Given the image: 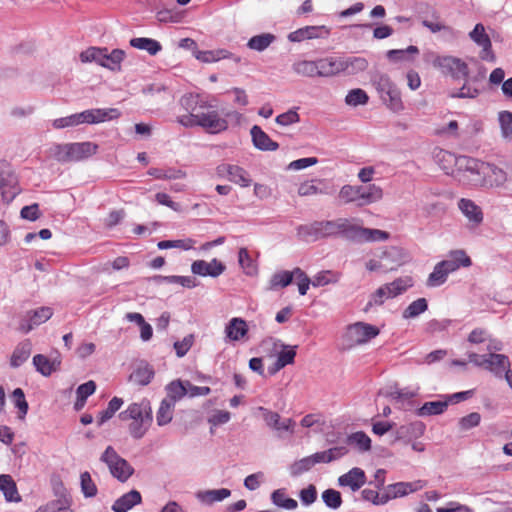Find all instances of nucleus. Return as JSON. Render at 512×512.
I'll use <instances>...</instances> for the list:
<instances>
[{
    "instance_id": "f8f14e48",
    "label": "nucleus",
    "mask_w": 512,
    "mask_h": 512,
    "mask_svg": "<svg viewBox=\"0 0 512 512\" xmlns=\"http://www.w3.org/2000/svg\"><path fill=\"white\" fill-rule=\"evenodd\" d=\"M0 190L6 203H10L18 194L17 178L5 161L0 162Z\"/></svg>"
},
{
    "instance_id": "603ef678",
    "label": "nucleus",
    "mask_w": 512,
    "mask_h": 512,
    "mask_svg": "<svg viewBox=\"0 0 512 512\" xmlns=\"http://www.w3.org/2000/svg\"><path fill=\"white\" fill-rule=\"evenodd\" d=\"M381 100L393 111H399L403 107L401 94L396 86L390 89V91L387 92V94L382 96Z\"/></svg>"
},
{
    "instance_id": "a211bd4d",
    "label": "nucleus",
    "mask_w": 512,
    "mask_h": 512,
    "mask_svg": "<svg viewBox=\"0 0 512 512\" xmlns=\"http://www.w3.org/2000/svg\"><path fill=\"white\" fill-rule=\"evenodd\" d=\"M390 234L380 229L365 228L352 224L350 240L356 242H382L388 240Z\"/></svg>"
},
{
    "instance_id": "9b49d317",
    "label": "nucleus",
    "mask_w": 512,
    "mask_h": 512,
    "mask_svg": "<svg viewBox=\"0 0 512 512\" xmlns=\"http://www.w3.org/2000/svg\"><path fill=\"white\" fill-rule=\"evenodd\" d=\"M508 182L506 169L492 162L484 163L481 188H502Z\"/></svg>"
},
{
    "instance_id": "72a5a7b5",
    "label": "nucleus",
    "mask_w": 512,
    "mask_h": 512,
    "mask_svg": "<svg viewBox=\"0 0 512 512\" xmlns=\"http://www.w3.org/2000/svg\"><path fill=\"white\" fill-rule=\"evenodd\" d=\"M166 397L164 400L176 404L177 401L181 400L187 394L186 382L181 380H174L165 387Z\"/></svg>"
},
{
    "instance_id": "e433bc0d",
    "label": "nucleus",
    "mask_w": 512,
    "mask_h": 512,
    "mask_svg": "<svg viewBox=\"0 0 512 512\" xmlns=\"http://www.w3.org/2000/svg\"><path fill=\"white\" fill-rule=\"evenodd\" d=\"M254 146L263 151H274L278 148V143L273 141L264 130H250Z\"/></svg>"
},
{
    "instance_id": "c85d7f7f",
    "label": "nucleus",
    "mask_w": 512,
    "mask_h": 512,
    "mask_svg": "<svg viewBox=\"0 0 512 512\" xmlns=\"http://www.w3.org/2000/svg\"><path fill=\"white\" fill-rule=\"evenodd\" d=\"M231 495L227 488L203 490L196 493V498L203 504L211 505L215 502L223 501Z\"/></svg>"
},
{
    "instance_id": "4468645a",
    "label": "nucleus",
    "mask_w": 512,
    "mask_h": 512,
    "mask_svg": "<svg viewBox=\"0 0 512 512\" xmlns=\"http://www.w3.org/2000/svg\"><path fill=\"white\" fill-rule=\"evenodd\" d=\"M469 37L480 47L482 50L479 57L483 61L495 62L496 56L492 50L491 39L485 32L483 24L477 23L473 30L469 33Z\"/></svg>"
},
{
    "instance_id": "5701e85b",
    "label": "nucleus",
    "mask_w": 512,
    "mask_h": 512,
    "mask_svg": "<svg viewBox=\"0 0 512 512\" xmlns=\"http://www.w3.org/2000/svg\"><path fill=\"white\" fill-rule=\"evenodd\" d=\"M365 483V472L358 467L352 468L338 478L339 486L349 487L353 492L358 491Z\"/></svg>"
},
{
    "instance_id": "b1692460",
    "label": "nucleus",
    "mask_w": 512,
    "mask_h": 512,
    "mask_svg": "<svg viewBox=\"0 0 512 512\" xmlns=\"http://www.w3.org/2000/svg\"><path fill=\"white\" fill-rule=\"evenodd\" d=\"M439 264L444 269V272L449 275L460 267H469L471 265V259L463 250H455L449 254L447 259L439 262Z\"/></svg>"
},
{
    "instance_id": "69168bd1",
    "label": "nucleus",
    "mask_w": 512,
    "mask_h": 512,
    "mask_svg": "<svg viewBox=\"0 0 512 512\" xmlns=\"http://www.w3.org/2000/svg\"><path fill=\"white\" fill-rule=\"evenodd\" d=\"M292 280L293 274L289 271L275 273L270 279V289L286 287L291 284Z\"/></svg>"
},
{
    "instance_id": "09e8293b",
    "label": "nucleus",
    "mask_w": 512,
    "mask_h": 512,
    "mask_svg": "<svg viewBox=\"0 0 512 512\" xmlns=\"http://www.w3.org/2000/svg\"><path fill=\"white\" fill-rule=\"evenodd\" d=\"M238 263L246 275L253 276L256 274V265L254 264V261L246 248L239 249Z\"/></svg>"
},
{
    "instance_id": "9d476101",
    "label": "nucleus",
    "mask_w": 512,
    "mask_h": 512,
    "mask_svg": "<svg viewBox=\"0 0 512 512\" xmlns=\"http://www.w3.org/2000/svg\"><path fill=\"white\" fill-rule=\"evenodd\" d=\"M433 65L444 75H450L453 79H465L469 74L468 65L457 57L437 56L433 61Z\"/></svg>"
},
{
    "instance_id": "f704fd0d",
    "label": "nucleus",
    "mask_w": 512,
    "mask_h": 512,
    "mask_svg": "<svg viewBox=\"0 0 512 512\" xmlns=\"http://www.w3.org/2000/svg\"><path fill=\"white\" fill-rule=\"evenodd\" d=\"M33 365L43 376H49L52 372L58 370L60 361L50 360L45 355L37 354L33 357Z\"/></svg>"
},
{
    "instance_id": "c9c22d12",
    "label": "nucleus",
    "mask_w": 512,
    "mask_h": 512,
    "mask_svg": "<svg viewBox=\"0 0 512 512\" xmlns=\"http://www.w3.org/2000/svg\"><path fill=\"white\" fill-rule=\"evenodd\" d=\"M419 54L417 46L410 45L406 49H391L386 53V57L391 62L413 61Z\"/></svg>"
},
{
    "instance_id": "412c9836",
    "label": "nucleus",
    "mask_w": 512,
    "mask_h": 512,
    "mask_svg": "<svg viewBox=\"0 0 512 512\" xmlns=\"http://www.w3.org/2000/svg\"><path fill=\"white\" fill-rule=\"evenodd\" d=\"M457 206L468 220L471 228H475L483 222L482 209L473 200L461 198L459 199Z\"/></svg>"
},
{
    "instance_id": "dca6fc26",
    "label": "nucleus",
    "mask_w": 512,
    "mask_h": 512,
    "mask_svg": "<svg viewBox=\"0 0 512 512\" xmlns=\"http://www.w3.org/2000/svg\"><path fill=\"white\" fill-rule=\"evenodd\" d=\"M329 35L330 29L325 25L305 26L290 32L287 38L290 42H302L311 39H326Z\"/></svg>"
},
{
    "instance_id": "c03bdc74",
    "label": "nucleus",
    "mask_w": 512,
    "mask_h": 512,
    "mask_svg": "<svg viewBox=\"0 0 512 512\" xmlns=\"http://www.w3.org/2000/svg\"><path fill=\"white\" fill-rule=\"evenodd\" d=\"M153 376H154L153 369L150 366L145 365V366L138 367L130 375L129 379L131 382H133L135 384L145 386L151 382Z\"/></svg>"
},
{
    "instance_id": "473e14b6",
    "label": "nucleus",
    "mask_w": 512,
    "mask_h": 512,
    "mask_svg": "<svg viewBox=\"0 0 512 512\" xmlns=\"http://www.w3.org/2000/svg\"><path fill=\"white\" fill-rule=\"evenodd\" d=\"M125 58V51L122 49H113L109 51L107 48V52L104 53L103 66L104 68L113 71L119 72L121 71V63Z\"/></svg>"
},
{
    "instance_id": "8fccbe9b",
    "label": "nucleus",
    "mask_w": 512,
    "mask_h": 512,
    "mask_svg": "<svg viewBox=\"0 0 512 512\" xmlns=\"http://www.w3.org/2000/svg\"><path fill=\"white\" fill-rule=\"evenodd\" d=\"M153 418L132 420L129 425V433L134 439H141L152 424Z\"/></svg>"
},
{
    "instance_id": "37998d69",
    "label": "nucleus",
    "mask_w": 512,
    "mask_h": 512,
    "mask_svg": "<svg viewBox=\"0 0 512 512\" xmlns=\"http://www.w3.org/2000/svg\"><path fill=\"white\" fill-rule=\"evenodd\" d=\"M448 407V401H431L424 403L418 410V416L440 415Z\"/></svg>"
},
{
    "instance_id": "a19ab883",
    "label": "nucleus",
    "mask_w": 512,
    "mask_h": 512,
    "mask_svg": "<svg viewBox=\"0 0 512 512\" xmlns=\"http://www.w3.org/2000/svg\"><path fill=\"white\" fill-rule=\"evenodd\" d=\"M271 501L277 507L285 510H295L298 507V503L295 499L287 497L286 490L284 488L273 491L271 494Z\"/></svg>"
},
{
    "instance_id": "58836bf2",
    "label": "nucleus",
    "mask_w": 512,
    "mask_h": 512,
    "mask_svg": "<svg viewBox=\"0 0 512 512\" xmlns=\"http://www.w3.org/2000/svg\"><path fill=\"white\" fill-rule=\"evenodd\" d=\"M0 490L3 492L7 501L18 502L21 500L16 484L10 475H0Z\"/></svg>"
},
{
    "instance_id": "f3484780",
    "label": "nucleus",
    "mask_w": 512,
    "mask_h": 512,
    "mask_svg": "<svg viewBox=\"0 0 512 512\" xmlns=\"http://www.w3.org/2000/svg\"><path fill=\"white\" fill-rule=\"evenodd\" d=\"M384 266V272H391L398 269L408 261V256L402 248L390 246L380 254Z\"/></svg>"
},
{
    "instance_id": "423d86ee",
    "label": "nucleus",
    "mask_w": 512,
    "mask_h": 512,
    "mask_svg": "<svg viewBox=\"0 0 512 512\" xmlns=\"http://www.w3.org/2000/svg\"><path fill=\"white\" fill-rule=\"evenodd\" d=\"M485 161L461 155L455 179L464 184L481 187Z\"/></svg>"
},
{
    "instance_id": "49530a36",
    "label": "nucleus",
    "mask_w": 512,
    "mask_h": 512,
    "mask_svg": "<svg viewBox=\"0 0 512 512\" xmlns=\"http://www.w3.org/2000/svg\"><path fill=\"white\" fill-rule=\"evenodd\" d=\"M174 407V404L164 399L161 401L156 414V420L159 426H164L171 422L173 418Z\"/></svg>"
},
{
    "instance_id": "79ce46f5",
    "label": "nucleus",
    "mask_w": 512,
    "mask_h": 512,
    "mask_svg": "<svg viewBox=\"0 0 512 512\" xmlns=\"http://www.w3.org/2000/svg\"><path fill=\"white\" fill-rule=\"evenodd\" d=\"M107 52V47H89L82 51L79 55L82 63H96L103 66L104 53Z\"/></svg>"
},
{
    "instance_id": "4c0bfd02",
    "label": "nucleus",
    "mask_w": 512,
    "mask_h": 512,
    "mask_svg": "<svg viewBox=\"0 0 512 512\" xmlns=\"http://www.w3.org/2000/svg\"><path fill=\"white\" fill-rule=\"evenodd\" d=\"M276 36L272 33H262L259 35L252 36L246 46L254 51L263 52L266 50L274 41Z\"/></svg>"
},
{
    "instance_id": "5fc2aeb1",
    "label": "nucleus",
    "mask_w": 512,
    "mask_h": 512,
    "mask_svg": "<svg viewBox=\"0 0 512 512\" xmlns=\"http://www.w3.org/2000/svg\"><path fill=\"white\" fill-rule=\"evenodd\" d=\"M195 241L191 238L178 240H163L158 242L157 247L161 250L170 248H179L182 250H190L193 248Z\"/></svg>"
},
{
    "instance_id": "3c124183",
    "label": "nucleus",
    "mask_w": 512,
    "mask_h": 512,
    "mask_svg": "<svg viewBox=\"0 0 512 512\" xmlns=\"http://www.w3.org/2000/svg\"><path fill=\"white\" fill-rule=\"evenodd\" d=\"M293 70L295 73L307 76V77H315L318 76L317 71V60L309 61L303 60L293 64Z\"/></svg>"
},
{
    "instance_id": "de8ad7c7",
    "label": "nucleus",
    "mask_w": 512,
    "mask_h": 512,
    "mask_svg": "<svg viewBox=\"0 0 512 512\" xmlns=\"http://www.w3.org/2000/svg\"><path fill=\"white\" fill-rule=\"evenodd\" d=\"M347 443L354 445L359 451L366 452L371 449L370 437L362 431L353 433L347 437Z\"/></svg>"
},
{
    "instance_id": "052dcab7",
    "label": "nucleus",
    "mask_w": 512,
    "mask_h": 512,
    "mask_svg": "<svg viewBox=\"0 0 512 512\" xmlns=\"http://www.w3.org/2000/svg\"><path fill=\"white\" fill-rule=\"evenodd\" d=\"M421 209L426 217L443 215L447 211L446 205L440 201L425 202Z\"/></svg>"
},
{
    "instance_id": "1a4fd4ad",
    "label": "nucleus",
    "mask_w": 512,
    "mask_h": 512,
    "mask_svg": "<svg viewBox=\"0 0 512 512\" xmlns=\"http://www.w3.org/2000/svg\"><path fill=\"white\" fill-rule=\"evenodd\" d=\"M261 345L278 354L273 368L270 369L271 373H276L286 365L294 363L297 346L286 345L281 340L272 337L263 340Z\"/></svg>"
},
{
    "instance_id": "e2e57ef3",
    "label": "nucleus",
    "mask_w": 512,
    "mask_h": 512,
    "mask_svg": "<svg viewBox=\"0 0 512 512\" xmlns=\"http://www.w3.org/2000/svg\"><path fill=\"white\" fill-rule=\"evenodd\" d=\"M81 490L85 497H94L97 494V487L91 478L89 472H83L80 475Z\"/></svg>"
},
{
    "instance_id": "f03ea898",
    "label": "nucleus",
    "mask_w": 512,
    "mask_h": 512,
    "mask_svg": "<svg viewBox=\"0 0 512 512\" xmlns=\"http://www.w3.org/2000/svg\"><path fill=\"white\" fill-rule=\"evenodd\" d=\"M181 104L186 109H191L190 122L201 128H227L225 120L221 119L216 110H209L204 112L205 109L213 108L206 100L199 94L190 93L181 99Z\"/></svg>"
},
{
    "instance_id": "cd10ccee",
    "label": "nucleus",
    "mask_w": 512,
    "mask_h": 512,
    "mask_svg": "<svg viewBox=\"0 0 512 512\" xmlns=\"http://www.w3.org/2000/svg\"><path fill=\"white\" fill-rule=\"evenodd\" d=\"M248 332V326L244 319L234 317L225 327V335L231 341H239Z\"/></svg>"
},
{
    "instance_id": "f257e3e1",
    "label": "nucleus",
    "mask_w": 512,
    "mask_h": 512,
    "mask_svg": "<svg viewBox=\"0 0 512 512\" xmlns=\"http://www.w3.org/2000/svg\"><path fill=\"white\" fill-rule=\"evenodd\" d=\"M353 222L347 218L314 221L297 228V235L305 241L342 236L350 240Z\"/></svg>"
},
{
    "instance_id": "0eeeda50",
    "label": "nucleus",
    "mask_w": 512,
    "mask_h": 512,
    "mask_svg": "<svg viewBox=\"0 0 512 512\" xmlns=\"http://www.w3.org/2000/svg\"><path fill=\"white\" fill-rule=\"evenodd\" d=\"M379 333V328L372 324L356 322L346 327L342 337L343 344L346 348L351 349L353 347L368 343L371 339L378 336Z\"/></svg>"
},
{
    "instance_id": "6e6552de",
    "label": "nucleus",
    "mask_w": 512,
    "mask_h": 512,
    "mask_svg": "<svg viewBox=\"0 0 512 512\" xmlns=\"http://www.w3.org/2000/svg\"><path fill=\"white\" fill-rule=\"evenodd\" d=\"M100 461L105 463L111 475L122 483L126 482L134 473V468L112 446L105 449Z\"/></svg>"
},
{
    "instance_id": "ea45409f",
    "label": "nucleus",
    "mask_w": 512,
    "mask_h": 512,
    "mask_svg": "<svg viewBox=\"0 0 512 512\" xmlns=\"http://www.w3.org/2000/svg\"><path fill=\"white\" fill-rule=\"evenodd\" d=\"M413 285L414 281L410 276L399 277L393 282L385 284V286L388 288L391 298H395L398 295L403 294Z\"/></svg>"
},
{
    "instance_id": "ddd939ff",
    "label": "nucleus",
    "mask_w": 512,
    "mask_h": 512,
    "mask_svg": "<svg viewBox=\"0 0 512 512\" xmlns=\"http://www.w3.org/2000/svg\"><path fill=\"white\" fill-rule=\"evenodd\" d=\"M216 173L241 187H248L252 182L248 172L238 165L222 163L217 166Z\"/></svg>"
},
{
    "instance_id": "a878e982",
    "label": "nucleus",
    "mask_w": 512,
    "mask_h": 512,
    "mask_svg": "<svg viewBox=\"0 0 512 512\" xmlns=\"http://www.w3.org/2000/svg\"><path fill=\"white\" fill-rule=\"evenodd\" d=\"M340 62L342 67L341 72L347 75L358 74L365 71L368 67V61L364 57L359 56L340 57Z\"/></svg>"
},
{
    "instance_id": "aec40b11",
    "label": "nucleus",
    "mask_w": 512,
    "mask_h": 512,
    "mask_svg": "<svg viewBox=\"0 0 512 512\" xmlns=\"http://www.w3.org/2000/svg\"><path fill=\"white\" fill-rule=\"evenodd\" d=\"M460 157L461 155H456L443 149H438L434 152V159L439 168L446 175L452 176L453 178L456 176Z\"/></svg>"
},
{
    "instance_id": "c756f323",
    "label": "nucleus",
    "mask_w": 512,
    "mask_h": 512,
    "mask_svg": "<svg viewBox=\"0 0 512 512\" xmlns=\"http://www.w3.org/2000/svg\"><path fill=\"white\" fill-rule=\"evenodd\" d=\"M510 365L509 359L503 354H488L486 369L490 370L494 374L501 376L509 371Z\"/></svg>"
},
{
    "instance_id": "680f3d73",
    "label": "nucleus",
    "mask_w": 512,
    "mask_h": 512,
    "mask_svg": "<svg viewBox=\"0 0 512 512\" xmlns=\"http://www.w3.org/2000/svg\"><path fill=\"white\" fill-rule=\"evenodd\" d=\"M148 174L157 178V179H180L185 177V173L181 170H175V169H158V168H151L148 171Z\"/></svg>"
},
{
    "instance_id": "6e6d98bb",
    "label": "nucleus",
    "mask_w": 512,
    "mask_h": 512,
    "mask_svg": "<svg viewBox=\"0 0 512 512\" xmlns=\"http://www.w3.org/2000/svg\"><path fill=\"white\" fill-rule=\"evenodd\" d=\"M257 410L262 413L263 420L269 428L281 431V416L277 412L262 406L258 407Z\"/></svg>"
},
{
    "instance_id": "393cba45",
    "label": "nucleus",
    "mask_w": 512,
    "mask_h": 512,
    "mask_svg": "<svg viewBox=\"0 0 512 512\" xmlns=\"http://www.w3.org/2000/svg\"><path fill=\"white\" fill-rule=\"evenodd\" d=\"M142 497L139 491L131 490L118 498L112 505L114 512H128L134 506L140 504Z\"/></svg>"
},
{
    "instance_id": "7ed1b4c3",
    "label": "nucleus",
    "mask_w": 512,
    "mask_h": 512,
    "mask_svg": "<svg viewBox=\"0 0 512 512\" xmlns=\"http://www.w3.org/2000/svg\"><path fill=\"white\" fill-rule=\"evenodd\" d=\"M383 198V190L376 184L367 186L349 185L342 186L338 192L337 200L341 205L355 204L363 207L378 202Z\"/></svg>"
},
{
    "instance_id": "13d9d810",
    "label": "nucleus",
    "mask_w": 512,
    "mask_h": 512,
    "mask_svg": "<svg viewBox=\"0 0 512 512\" xmlns=\"http://www.w3.org/2000/svg\"><path fill=\"white\" fill-rule=\"evenodd\" d=\"M448 274L444 272V269L437 263L434 266L433 271L429 274L426 285L428 287H438L444 284L447 280Z\"/></svg>"
},
{
    "instance_id": "7c9ffc66",
    "label": "nucleus",
    "mask_w": 512,
    "mask_h": 512,
    "mask_svg": "<svg viewBox=\"0 0 512 512\" xmlns=\"http://www.w3.org/2000/svg\"><path fill=\"white\" fill-rule=\"evenodd\" d=\"M31 352L32 344L29 340L20 342L11 355L10 365L13 368L20 367L30 357Z\"/></svg>"
},
{
    "instance_id": "bb28decb",
    "label": "nucleus",
    "mask_w": 512,
    "mask_h": 512,
    "mask_svg": "<svg viewBox=\"0 0 512 512\" xmlns=\"http://www.w3.org/2000/svg\"><path fill=\"white\" fill-rule=\"evenodd\" d=\"M340 57H326L317 60V71L320 77H330L341 73Z\"/></svg>"
},
{
    "instance_id": "bf43d9fd",
    "label": "nucleus",
    "mask_w": 512,
    "mask_h": 512,
    "mask_svg": "<svg viewBox=\"0 0 512 512\" xmlns=\"http://www.w3.org/2000/svg\"><path fill=\"white\" fill-rule=\"evenodd\" d=\"M313 466L314 463L311 456H307L291 464L289 471L292 476L297 477L309 471Z\"/></svg>"
},
{
    "instance_id": "a18cd8bd",
    "label": "nucleus",
    "mask_w": 512,
    "mask_h": 512,
    "mask_svg": "<svg viewBox=\"0 0 512 512\" xmlns=\"http://www.w3.org/2000/svg\"><path fill=\"white\" fill-rule=\"evenodd\" d=\"M428 309V303L425 298H418L410 303L403 311L402 317L404 319H412L418 317Z\"/></svg>"
},
{
    "instance_id": "4d7b16f0",
    "label": "nucleus",
    "mask_w": 512,
    "mask_h": 512,
    "mask_svg": "<svg viewBox=\"0 0 512 512\" xmlns=\"http://www.w3.org/2000/svg\"><path fill=\"white\" fill-rule=\"evenodd\" d=\"M369 100L367 93L361 88H355L348 92L345 102L349 106L365 105Z\"/></svg>"
},
{
    "instance_id": "39448f33",
    "label": "nucleus",
    "mask_w": 512,
    "mask_h": 512,
    "mask_svg": "<svg viewBox=\"0 0 512 512\" xmlns=\"http://www.w3.org/2000/svg\"><path fill=\"white\" fill-rule=\"evenodd\" d=\"M97 149L93 142L57 144L50 148V155L59 162H78L93 156Z\"/></svg>"
},
{
    "instance_id": "20e7f679",
    "label": "nucleus",
    "mask_w": 512,
    "mask_h": 512,
    "mask_svg": "<svg viewBox=\"0 0 512 512\" xmlns=\"http://www.w3.org/2000/svg\"><path fill=\"white\" fill-rule=\"evenodd\" d=\"M120 112L115 108L89 109L52 121L53 128H70L80 124H99L116 119Z\"/></svg>"
},
{
    "instance_id": "0e129e2a",
    "label": "nucleus",
    "mask_w": 512,
    "mask_h": 512,
    "mask_svg": "<svg viewBox=\"0 0 512 512\" xmlns=\"http://www.w3.org/2000/svg\"><path fill=\"white\" fill-rule=\"evenodd\" d=\"M323 502L327 507L337 509L342 504V498L339 491L334 489H327L322 493Z\"/></svg>"
},
{
    "instance_id": "6ab92c4d",
    "label": "nucleus",
    "mask_w": 512,
    "mask_h": 512,
    "mask_svg": "<svg viewBox=\"0 0 512 512\" xmlns=\"http://www.w3.org/2000/svg\"><path fill=\"white\" fill-rule=\"evenodd\" d=\"M119 417L123 421L153 418L151 403L145 398L139 402L131 403L126 410L119 414Z\"/></svg>"
},
{
    "instance_id": "338daca9",
    "label": "nucleus",
    "mask_w": 512,
    "mask_h": 512,
    "mask_svg": "<svg viewBox=\"0 0 512 512\" xmlns=\"http://www.w3.org/2000/svg\"><path fill=\"white\" fill-rule=\"evenodd\" d=\"M12 398L15 404V407L19 410V417L22 419L27 414L28 411V403L25 400L24 392L21 388H16L12 393Z\"/></svg>"
},
{
    "instance_id": "2eb2a0df",
    "label": "nucleus",
    "mask_w": 512,
    "mask_h": 512,
    "mask_svg": "<svg viewBox=\"0 0 512 512\" xmlns=\"http://www.w3.org/2000/svg\"><path fill=\"white\" fill-rule=\"evenodd\" d=\"M53 315L50 307H40L26 313L19 324V330L23 333L30 332L34 327L48 321Z\"/></svg>"
},
{
    "instance_id": "4be33fe9",
    "label": "nucleus",
    "mask_w": 512,
    "mask_h": 512,
    "mask_svg": "<svg viewBox=\"0 0 512 512\" xmlns=\"http://www.w3.org/2000/svg\"><path fill=\"white\" fill-rule=\"evenodd\" d=\"M191 271L200 276L218 277L225 271V265L217 259L211 262L196 260L191 265Z\"/></svg>"
},
{
    "instance_id": "864d4df0",
    "label": "nucleus",
    "mask_w": 512,
    "mask_h": 512,
    "mask_svg": "<svg viewBox=\"0 0 512 512\" xmlns=\"http://www.w3.org/2000/svg\"><path fill=\"white\" fill-rule=\"evenodd\" d=\"M372 81L380 98L396 86L387 74H377L373 76Z\"/></svg>"
},
{
    "instance_id": "774afa93",
    "label": "nucleus",
    "mask_w": 512,
    "mask_h": 512,
    "mask_svg": "<svg viewBox=\"0 0 512 512\" xmlns=\"http://www.w3.org/2000/svg\"><path fill=\"white\" fill-rule=\"evenodd\" d=\"M431 17L434 21L429 19H422L421 24L429 29L432 33H437L442 30H446L448 27L444 25L443 23L439 22V14L435 9H432Z\"/></svg>"
},
{
    "instance_id": "2f4dec72",
    "label": "nucleus",
    "mask_w": 512,
    "mask_h": 512,
    "mask_svg": "<svg viewBox=\"0 0 512 512\" xmlns=\"http://www.w3.org/2000/svg\"><path fill=\"white\" fill-rule=\"evenodd\" d=\"M129 44L133 48L147 51L151 56H155L162 50V45L159 41L147 37L132 38Z\"/></svg>"
}]
</instances>
